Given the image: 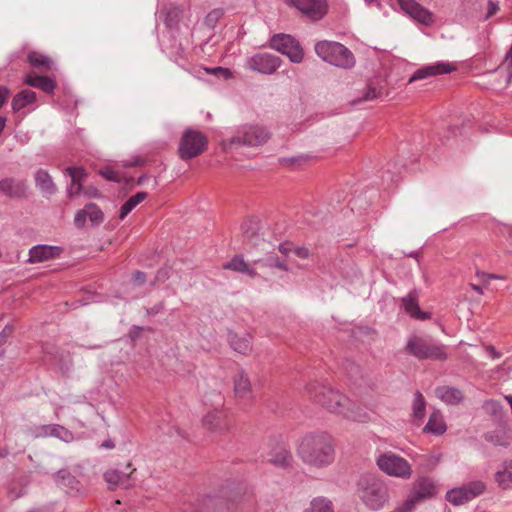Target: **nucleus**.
<instances>
[{
	"label": "nucleus",
	"instance_id": "2",
	"mask_svg": "<svg viewBox=\"0 0 512 512\" xmlns=\"http://www.w3.org/2000/svg\"><path fill=\"white\" fill-rule=\"evenodd\" d=\"M297 453L300 459L309 466L327 467L335 459L333 438L324 431L309 432L300 439Z\"/></svg>",
	"mask_w": 512,
	"mask_h": 512
},
{
	"label": "nucleus",
	"instance_id": "48",
	"mask_svg": "<svg viewBox=\"0 0 512 512\" xmlns=\"http://www.w3.org/2000/svg\"><path fill=\"white\" fill-rule=\"evenodd\" d=\"M500 10V2L498 0H488L487 13L484 17L485 20L494 16Z\"/></svg>",
	"mask_w": 512,
	"mask_h": 512
},
{
	"label": "nucleus",
	"instance_id": "38",
	"mask_svg": "<svg viewBox=\"0 0 512 512\" xmlns=\"http://www.w3.org/2000/svg\"><path fill=\"white\" fill-rule=\"evenodd\" d=\"M28 481L25 478L12 481L8 488V496L11 500H16L26 494Z\"/></svg>",
	"mask_w": 512,
	"mask_h": 512
},
{
	"label": "nucleus",
	"instance_id": "24",
	"mask_svg": "<svg viewBox=\"0 0 512 512\" xmlns=\"http://www.w3.org/2000/svg\"><path fill=\"white\" fill-rule=\"evenodd\" d=\"M435 395L448 405H457L463 400V393L458 388L450 386L437 387Z\"/></svg>",
	"mask_w": 512,
	"mask_h": 512
},
{
	"label": "nucleus",
	"instance_id": "43",
	"mask_svg": "<svg viewBox=\"0 0 512 512\" xmlns=\"http://www.w3.org/2000/svg\"><path fill=\"white\" fill-rule=\"evenodd\" d=\"M88 218L93 225H98L103 221V213L95 203H89L85 206Z\"/></svg>",
	"mask_w": 512,
	"mask_h": 512
},
{
	"label": "nucleus",
	"instance_id": "59",
	"mask_svg": "<svg viewBox=\"0 0 512 512\" xmlns=\"http://www.w3.org/2000/svg\"><path fill=\"white\" fill-rule=\"evenodd\" d=\"M101 448L113 449L115 447L114 442L111 439H107L100 445Z\"/></svg>",
	"mask_w": 512,
	"mask_h": 512
},
{
	"label": "nucleus",
	"instance_id": "39",
	"mask_svg": "<svg viewBox=\"0 0 512 512\" xmlns=\"http://www.w3.org/2000/svg\"><path fill=\"white\" fill-rule=\"evenodd\" d=\"M303 512H334L332 502L325 497L314 498Z\"/></svg>",
	"mask_w": 512,
	"mask_h": 512
},
{
	"label": "nucleus",
	"instance_id": "47",
	"mask_svg": "<svg viewBox=\"0 0 512 512\" xmlns=\"http://www.w3.org/2000/svg\"><path fill=\"white\" fill-rule=\"evenodd\" d=\"M208 74H212L215 76L222 77L224 79H229L232 77V73L228 68L224 67H213L205 69Z\"/></svg>",
	"mask_w": 512,
	"mask_h": 512
},
{
	"label": "nucleus",
	"instance_id": "27",
	"mask_svg": "<svg viewBox=\"0 0 512 512\" xmlns=\"http://www.w3.org/2000/svg\"><path fill=\"white\" fill-rule=\"evenodd\" d=\"M447 426L444 421L443 415L439 411H433L428 419V422L423 428L426 433H431L440 436L446 432Z\"/></svg>",
	"mask_w": 512,
	"mask_h": 512
},
{
	"label": "nucleus",
	"instance_id": "49",
	"mask_svg": "<svg viewBox=\"0 0 512 512\" xmlns=\"http://www.w3.org/2000/svg\"><path fill=\"white\" fill-rule=\"evenodd\" d=\"M87 218L88 214L86 213V209L84 207L83 209L78 210L76 212L74 217V223L77 227L82 228L85 225Z\"/></svg>",
	"mask_w": 512,
	"mask_h": 512
},
{
	"label": "nucleus",
	"instance_id": "4",
	"mask_svg": "<svg viewBox=\"0 0 512 512\" xmlns=\"http://www.w3.org/2000/svg\"><path fill=\"white\" fill-rule=\"evenodd\" d=\"M316 54L325 62L344 69L355 65L353 53L343 44L334 41H319L315 44Z\"/></svg>",
	"mask_w": 512,
	"mask_h": 512
},
{
	"label": "nucleus",
	"instance_id": "16",
	"mask_svg": "<svg viewBox=\"0 0 512 512\" xmlns=\"http://www.w3.org/2000/svg\"><path fill=\"white\" fill-rule=\"evenodd\" d=\"M63 252L61 246L39 244L30 248L28 263H42L60 257Z\"/></svg>",
	"mask_w": 512,
	"mask_h": 512
},
{
	"label": "nucleus",
	"instance_id": "62",
	"mask_svg": "<svg viewBox=\"0 0 512 512\" xmlns=\"http://www.w3.org/2000/svg\"><path fill=\"white\" fill-rule=\"evenodd\" d=\"M471 288L478 294L482 295L483 294V289L481 286L479 285H476V284H471Z\"/></svg>",
	"mask_w": 512,
	"mask_h": 512
},
{
	"label": "nucleus",
	"instance_id": "63",
	"mask_svg": "<svg viewBox=\"0 0 512 512\" xmlns=\"http://www.w3.org/2000/svg\"><path fill=\"white\" fill-rule=\"evenodd\" d=\"M148 179V176L143 174L137 179V185H142L146 180Z\"/></svg>",
	"mask_w": 512,
	"mask_h": 512
},
{
	"label": "nucleus",
	"instance_id": "29",
	"mask_svg": "<svg viewBox=\"0 0 512 512\" xmlns=\"http://www.w3.org/2000/svg\"><path fill=\"white\" fill-rule=\"evenodd\" d=\"M223 268L246 274L251 278H255L257 276L256 270L245 262L243 257L239 255L234 256L230 261L223 264Z\"/></svg>",
	"mask_w": 512,
	"mask_h": 512
},
{
	"label": "nucleus",
	"instance_id": "6",
	"mask_svg": "<svg viewBox=\"0 0 512 512\" xmlns=\"http://www.w3.org/2000/svg\"><path fill=\"white\" fill-rule=\"evenodd\" d=\"M376 464L382 472L396 478L409 479L413 472L405 458L391 451L379 454Z\"/></svg>",
	"mask_w": 512,
	"mask_h": 512
},
{
	"label": "nucleus",
	"instance_id": "54",
	"mask_svg": "<svg viewBox=\"0 0 512 512\" xmlns=\"http://www.w3.org/2000/svg\"><path fill=\"white\" fill-rule=\"evenodd\" d=\"M133 281L135 284L137 285H142L145 283L146 281V275L144 272L142 271H136L134 274H133Z\"/></svg>",
	"mask_w": 512,
	"mask_h": 512
},
{
	"label": "nucleus",
	"instance_id": "55",
	"mask_svg": "<svg viewBox=\"0 0 512 512\" xmlns=\"http://www.w3.org/2000/svg\"><path fill=\"white\" fill-rule=\"evenodd\" d=\"M293 252L297 257L302 259L308 258L309 256V250L304 246L294 248Z\"/></svg>",
	"mask_w": 512,
	"mask_h": 512
},
{
	"label": "nucleus",
	"instance_id": "41",
	"mask_svg": "<svg viewBox=\"0 0 512 512\" xmlns=\"http://www.w3.org/2000/svg\"><path fill=\"white\" fill-rule=\"evenodd\" d=\"M255 263L259 264L260 266H265V267H271V268L276 267L283 271L288 270L285 260L280 259L279 257H276V256H269L265 259L255 260Z\"/></svg>",
	"mask_w": 512,
	"mask_h": 512
},
{
	"label": "nucleus",
	"instance_id": "42",
	"mask_svg": "<svg viewBox=\"0 0 512 512\" xmlns=\"http://www.w3.org/2000/svg\"><path fill=\"white\" fill-rule=\"evenodd\" d=\"M485 439L492 443L494 446H503L508 447L510 445V441L508 440L506 434L502 431H494L486 434Z\"/></svg>",
	"mask_w": 512,
	"mask_h": 512
},
{
	"label": "nucleus",
	"instance_id": "15",
	"mask_svg": "<svg viewBox=\"0 0 512 512\" xmlns=\"http://www.w3.org/2000/svg\"><path fill=\"white\" fill-rule=\"evenodd\" d=\"M401 10L415 21L430 26L434 23L433 14L415 0H398Z\"/></svg>",
	"mask_w": 512,
	"mask_h": 512
},
{
	"label": "nucleus",
	"instance_id": "19",
	"mask_svg": "<svg viewBox=\"0 0 512 512\" xmlns=\"http://www.w3.org/2000/svg\"><path fill=\"white\" fill-rule=\"evenodd\" d=\"M27 186L23 180L4 178L0 180V193L9 198H22L26 196Z\"/></svg>",
	"mask_w": 512,
	"mask_h": 512
},
{
	"label": "nucleus",
	"instance_id": "12",
	"mask_svg": "<svg viewBox=\"0 0 512 512\" xmlns=\"http://www.w3.org/2000/svg\"><path fill=\"white\" fill-rule=\"evenodd\" d=\"M485 489L486 485L483 481H472L449 490L446 493V500L455 506L463 505L481 495Z\"/></svg>",
	"mask_w": 512,
	"mask_h": 512
},
{
	"label": "nucleus",
	"instance_id": "64",
	"mask_svg": "<svg viewBox=\"0 0 512 512\" xmlns=\"http://www.w3.org/2000/svg\"><path fill=\"white\" fill-rule=\"evenodd\" d=\"M364 1L368 5H372L373 3H375L377 6H380V3L377 0H364Z\"/></svg>",
	"mask_w": 512,
	"mask_h": 512
},
{
	"label": "nucleus",
	"instance_id": "45",
	"mask_svg": "<svg viewBox=\"0 0 512 512\" xmlns=\"http://www.w3.org/2000/svg\"><path fill=\"white\" fill-rule=\"evenodd\" d=\"M308 157L304 155L293 156V157H282L279 159V163L288 168L300 167L307 161Z\"/></svg>",
	"mask_w": 512,
	"mask_h": 512
},
{
	"label": "nucleus",
	"instance_id": "53",
	"mask_svg": "<svg viewBox=\"0 0 512 512\" xmlns=\"http://www.w3.org/2000/svg\"><path fill=\"white\" fill-rule=\"evenodd\" d=\"M477 276L485 283H488L491 279H504L502 276L485 272H478Z\"/></svg>",
	"mask_w": 512,
	"mask_h": 512
},
{
	"label": "nucleus",
	"instance_id": "1",
	"mask_svg": "<svg viewBox=\"0 0 512 512\" xmlns=\"http://www.w3.org/2000/svg\"><path fill=\"white\" fill-rule=\"evenodd\" d=\"M306 389L314 401L332 413L362 423L369 419L368 413L363 408L353 403L337 390L317 383L308 384Z\"/></svg>",
	"mask_w": 512,
	"mask_h": 512
},
{
	"label": "nucleus",
	"instance_id": "57",
	"mask_svg": "<svg viewBox=\"0 0 512 512\" xmlns=\"http://www.w3.org/2000/svg\"><path fill=\"white\" fill-rule=\"evenodd\" d=\"M8 95H9V89L5 86H0V108L5 103Z\"/></svg>",
	"mask_w": 512,
	"mask_h": 512
},
{
	"label": "nucleus",
	"instance_id": "5",
	"mask_svg": "<svg viewBox=\"0 0 512 512\" xmlns=\"http://www.w3.org/2000/svg\"><path fill=\"white\" fill-rule=\"evenodd\" d=\"M359 497L362 502L371 510L384 508L389 500L388 487L381 479L367 477L359 483Z\"/></svg>",
	"mask_w": 512,
	"mask_h": 512
},
{
	"label": "nucleus",
	"instance_id": "35",
	"mask_svg": "<svg viewBox=\"0 0 512 512\" xmlns=\"http://www.w3.org/2000/svg\"><path fill=\"white\" fill-rule=\"evenodd\" d=\"M148 197L146 192H138L131 196L120 209V219H124L138 204L144 201Z\"/></svg>",
	"mask_w": 512,
	"mask_h": 512
},
{
	"label": "nucleus",
	"instance_id": "33",
	"mask_svg": "<svg viewBox=\"0 0 512 512\" xmlns=\"http://www.w3.org/2000/svg\"><path fill=\"white\" fill-rule=\"evenodd\" d=\"M426 413V401L420 391L414 393V399L412 403V417L418 424L422 422Z\"/></svg>",
	"mask_w": 512,
	"mask_h": 512
},
{
	"label": "nucleus",
	"instance_id": "7",
	"mask_svg": "<svg viewBox=\"0 0 512 512\" xmlns=\"http://www.w3.org/2000/svg\"><path fill=\"white\" fill-rule=\"evenodd\" d=\"M207 144V137L201 131L187 128L179 143V157L182 160L193 159L206 150Z\"/></svg>",
	"mask_w": 512,
	"mask_h": 512
},
{
	"label": "nucleus",
	"instance_id": "37",
	"mask_svg": "<svg viewBox=\"0 0 512 512\" xmlns=\"http://www.w3.org/2000/svg\"><path fill=\"white\" fill-rule=\"evenodd\" d=\"M385 87L381 83L370 82L365 88L363 96L359 101H372L380 99L384 95Z\"/></svg>",
	"mask_w": 512,
	"mask_h": 512
},
{
	"label": "nucleus",
	"instance_id": "10",
	"mask_svg": "<svg viewBox=\"0 0 512 512\" xmlns=\"http://www.w3.org/2000/svg\"><path fill=\"white\" fill-rule=\"evenodd\" d=\"M270 47L287 56L292 63L298 64L304 59L302 46L291 35L281 33L272 36L270 39Z\"/></svg>",
	"mask_w": 512,
	"mask_h": 512
},
{
	"label": "nucleus",
	"instance_id": "25",
	"mask_svg": "<svg viewBox=\"0 0 512 512\" xmlns=\"http://www.w3.org/2000/svg\"><path fill=\"white\" fill-rule=\"evenodd\" d=\"M55 482L67 493L79 491V481L67 469H61L54 474Z\"/></svg>",
	"mask_w": 512,
	"mask_h": 512
},
{
	"label": "nucleus",
	"instance_id": "58",
	"mask_svg": "<svg viewBox=\"0 0 512 512\" xmlns=\"http://www.w3.org/2000/svg\"><path fill=\"white\" fill-rule=\"evenodd\" d=\"M164 309V303L163 302H160L156 305H154L152 308H150L148 310V313L151 314V315H156L158 314L160 311H162Z\"/></svg>",
	"mask_w": 512,
	"mask_h": 512
},
{
	"label": "nucleus",
	"instance_id": "36",
	"mask_svg": "<svg viewBox=\"0 0 512 512\" xmlns=\"http://www.w3.org/2000/svg\"><path fill=\"white\" fill-rule=\"evenodd\" d=\"M104 479L110 485L117 486L119 484L124 487H128L129 484V474L124 473L119 470H109L104 473Z\"/></svg>",
	"mask_w": 512,
	"mask_h": 512
},
{
	"label": "nucleus",
	"instance_id": "52",
	"mask_svg": "<svg viewBox=\"0 0 512 512\" xmlns=\"http://www.w3.org/2000/svg\"><path fill=\"white\" fill-rule=\"evenodd\" d=\"M13 333V327L10 325H6L4 329L0 332V345L4 344L6 339L11 336Z\"/></svg>",
	"mask_w": 512,
	"mask_h": 512
},
{
	"label": "nucleus",
	"instance_id": "40",
	"mask_svg": "<svg viewBox=\"0 0 512 512\" xmlns=\"http://www.w3.org/2000/svg\"><path fill=\"white\" fill-rule=\"evenodd\" d=\"M28 62L35 68H44L45 70H50L53 64V61L46 55L31 52L28 54Z\"/></svg>",
	"mask_w": 512,
	"mask_h": 512
},
{
	"label": "nucleus",
	"instance_id": "26",
	"mask_svg": "<svg viewBox=\"0 0 512 512\" xmlns=\"http://www.w3.org/2000/svg\"><path fill=\"white\" fill-rule=\"evenodd\" d=\"M25 83L31 87L38 88L47 94H52L56 88V84L51 78L39 76L34 73L26 75Z\"/></svg>",
	"mask_w": 512,
	"mask_h": 512
},
{
	"label": "nucleus",
	"instance_id": "51",
	"mask_svg": "<svg viewBox=\"0 0 512 512\" xmlns=\"http://www.w3.org/2000/svg\"><path fill=\"white\" fill-rule=\"evenodd\" d=\"M502 66L507 70L508 77L507 81H512V53H507Z\"/></svg>",
	"mask_w": 512,
	"mask_h": 512
},
{
	"label": "nucleus",
	"instance_id": "31",
	"mask_svg": "<svg viewBox=\"0 0 512 512\" xmlns=\"http://www.w3.org/2000/svg\"><path fill=\"white\" fill-rule=\"evenodd\" d=\"M495 481L503 490L512 489V459L503 462L501 469L495 473Z\"/></svg>",
	"mask_w": 512,
	"mask_h": 512
},
{
	"label": "nucleus",
	"instance_id": "11",
	"mask_svg": "<svg viewBox=\"0 0 512 512\" xmlns=\"http://www.w3.org/2000/svg\"><path fill=\"white\" fill-rule=\"evenodd\" d=\"M282 62V59L274 54L258 52L246 59L245 67L262 75H273Z\"/></svg>",
	"mask_w": 512,
	"mask_h": 512
},
{
	"label": "nucleus",
	"instance_id": "56",
	"mask_svg": "<svg viewBox=\"0 0 512 512\" xmlns=\"http://www.w3.org/2000/svg\"><path fill=\"white\" fill-rule=\"evenodd\" d=\"M279 251L283 254V255H288L290 252L293 251V248H292V244L291 243H288V242H285V243H281L279 245Z\"/></svg>",
	"mask_w": 512,
	"mask_h": 512
},
{
	"label": "nucleus",
	"instance_id": "32",
	"mask_svg": "<svg viewBox=\"0 0 512 512\" xmlns=\"http://www.w3.org/2000/svg\"><path fill=\"white\" fill-rule=\"evenodd\" d=\"M36 100V93L32 90H22L17 95L14 96L12 100V109L14 112H18L28 106L29 104L34 103Z\"/></svg>",
	"mask_w": 512,
	"mask_h": 512
},
{
	"label": "nucleus",
	"instance_id": "22",
	"mask_svg": "<svg viewBox=\"0 0 512 512\" xmlns=\"http://www.w3.org/2000/svg\"><path fill=\"white\" fill-rule=\"evenodd\" d=\"M228 341L231 348L240 354L247 355L252 351L250 334L229 332Z\"/></svg>",
	"mask_w": 512,
	"mask_h": 512
},
{
	"label": "nucleus",
	"instance_id": "17",
	"mask_svg": "<svg viewBox=\"0 0 512 512\" xmlns=\"http://www.w3.org/2000/svg\"><path fill=\"white\" fill-rule=\"evenodd\" d=\"M455 69V66L448 62L438 61L436 63L425 65L417 69L410 77L409 82L412 83L414 81L426 79L428 77L448 74Z\"/></svg>",
	"mask_w": 512,
	"mask_h": 512
},
{
	"label": "nucleus",
	"instance_id": "60",
	"mask_svg": "<svg viewBox=\"0 0 512 512\" xmlns=\"http://www.w3.org/2000/svg\"><path fill=\"white\" fill-rule=\"evenodd\" d=\"M85 194L88 195L89 197H98L99 192L96 189H87L85 191Z\"/></svg>",
	"mask_w": 512,
	"mask_h": 512
},
{
	"label": "nucleus",
	"instance_id": "3",
	"mask_svg": "<svg viewBox=\"0 0 512 512\" xmlns=\"http://www.w3.org/2000/svg\"><path fill=\"white\" fill-rule=\"evenodd\" d=\"M405 351L418 360L445 361L448 359V347L426 335L409 336Z\"/></svg>",
	"mask_w": 512,
	"mask_h": 512
},
{
	"label": "nucleus",
	"instance_id": "46",
	"mask_svg": "<svg viewBox=\"0 0 512 512\" xmlns=\"http://www.w3.org/2000/svg\"><path fill=\"white\" fill-rule=\"evenodd\" d=\"M223 15L224 11L222 9H213L206 15L204 23L207 27L214 28L217 22L223 17Z\"/></svg>",
	"mask_w": 512,
	"mask_h": 512
},
{
	"label": "nucleus",
	"instance_id": "9",
	"mask_svg": "<svg viewBox=\"0 0 512 512\" xmlns=\"http://www.w3.org/2000/svg\"><path fill=\"white\" fill-rule=\"evenodd\" d=\"M270 138L268 129L261 125H244L228 140L229 145L260 146Z\"/></svg>",
	"mask_w": 512,
	"mask_h": 512
},
{
	"label": "nucleus",
	"instance_id": "34",
	"mask_svg": "<svg viewBox=\"0 0 512 512\" xmlns=\"http://www.w3.org/2000/svg\"><path fill=\"white\" fill-rule=\"evenodd\" d=\"M162 12L165 14L164 21L166 26L169 28L177 27L182 16V10L180 9V7L171 4L169 6H166Z\"/></svg>",
	"mask_w": 512,
	"mask_h": 512
},
{
	"label": "nucleus",
	"instance_id": "14",
	"mask_svg": "<svg viewBox=\"0 0 512 512\" xmlns=\"http://www.w3.org/2000/svg\"><path fill=\"white\" fill-rule=\"evenodd\" d=\"M436 488L429 478H420L413 486L412 491L403 504V511H411L415 505L423 499L430 498L435 494Z\"/></svg>",
	"mask_w": 512,
	"mask_h": 512
},
{
	"label": "nucleus",
	"instance_id": "30",
	"mask_svg": "<svg viewBox=\"0 0 512 512\" xmlns=\"http://www.w3.org/2000/svg\"><path fill=\"white\" fill-rule=\"evenodd\" d=\"M268 461L277 467L286 468L292 464L293 456L284 446H279L271 451Z\"/></svg>",
	"mask_w": 512,
	"mask_h": 512
},
{
	"label": "nucleus",
	"instance_id": "18",
	"mask_svg": "<svg viewBox=\"0 0 512 512\" xmlns=\"http://www.w3.org/2000/svg\"><path fill=\"white\" fill-rule=\"evenodd\" d=\"M35 437H55L66 443L74 440L73 433L59 424H45L38 426L35 430Z\"/></svg>",
	"mask_w": 512,
	"mask_h": 512
},
{
	"label": "nucleus",
	"instance_id": "21",
	"mask_svg": "<svg viewBox=\"0 0 512 512\" xmlns=\"http://www.w3.org/2000/svg\"><path fill=\"white\" fill-rule=\"evenodd\" d=\"M402 306L404 310L413 318L426 320L430 318V314L423 312L418 304V295L415 291H411L407 296L402 298Z\"/></svg>",
	"mask_w": 512,
	"mask_h": 512
},
{
	"label": "nucleus",
	"instance_id": "20",
	"mask_svg": "<svg viewBox=\"0 0 512 512\" xmlns=\"http://www.w3.org/2000/svg\"><path fill=\"white\" fill-rule=\"evenodd\" d=\"M65 173L71 178L70 184L67 186V194L69 197L77 196L83 189V182L87 176L86 171L82 167H67Z\"/></svg>",
	"mask_w": 512,
	"mask_h": 512
},
{
	"label": "nucleus",
	"instance_id": "44",
	"mask_svg": "<svg viewBox=\"0 0 512 512\" xmlns=\"http://www.w3.org/2000/svg\"><path fill=\"white\" fill-rule=\"evenodd\" d=\"M100 175L102 177H104L105 179H107L109 181H113V182L125 181L127 184H129L130 182H133V178L124 179L118 171L114 170L111 167H105V168L101 169Z\"/></svg>",
	"mask_w": 512,
	"mask_h": 512
},
{
	"label": "nucleus",
	"instance_id": "61",
	"mask_svg": "<svg viewBox=\"0 0 512 512\" xmlns=\"http://www.w3.org/2000/svg\"><path fill=\"white\" fill-rule=\"evenodd\" d=\"M9 455V450L6 447L0 448V458H6Z\"/></svg>",
	"mask_w": 512,
	"mask_h": 512
},
{
	"label": "nucleus",
	"instance_id": "28",
	"mask_svg": "<svg viewBox=\"0 0 512 512\" xmlns=\"http://www.w3.org/2000/svg\"><path fill=\"white\" fill-rule=\"evenodd\" d=\"M234 392L238 398L247 399L252 394L251 382L244 371H240L234 377Z\"/></svg>",
	"mask_w": 512,
	"mask_h": 512
},
{
	"label": "nucleus",
	"instance_id": "8",
	"mask_svg": "<svg viewBox=\"0 0 512 512\" xmlns=\"http://www.w3.org/2000/svg\"><path fill=\"white\" fill-rule=\"evenodd\" d=\"M215 398V407L208 411L202 418L203 427L212 433H224L230 427V420L227 412L222 408L224 398L221 393H213Z\"/></svg>",
	"mask_w": 512,
	"mask_h": 512
},
{
	"label": "nucleus",
	"instance_id": "13",
	"mask_svg": "<svg viewBox=\"0 0 512 512\" xmlns=\"http://www.w3.org/2000/svg\"><path fill=\"white\" fill-rule=\"evenodd\" d=\"M312 21L321 20L327 13V0H283Z\"/></svg>",
	"mask_w": 512,
	"mask_h": 512
},
{
	"label": "nucleus",
	"instance_id": "23",
	"mask_svg": "<svg viewBox=\"0 0 512 512\" xmlns=\"http://www.w3.org/2000/svg\"><path fill=\"white\" fill-rule=\"evenodd\" d=\"M35 184L44 196H51L56 193L57 187L47 170L38 169L34 175Z\"/></svg>",
	"mask_w": 512,
	"mask_h": 512
},
{
	"label": "nucleus",
	"instance_id": "50",
	"mask_svg": "<svg viewBox=\"0 0 512 512\" xmlns=\"http://www.w3.org/2000/svg\"><path fill=\"white\" fill-rule=\"evenodd\" d=\"M72 367V361L69 354L65 356H61L60 363H59V369L63 374H66L70 371Z\"/></svg>",
	"mask_w": 512,
	"mask_h": 512
}]
</instances>
